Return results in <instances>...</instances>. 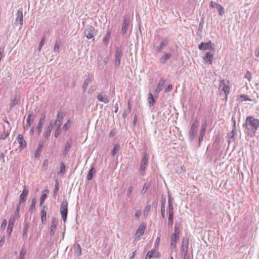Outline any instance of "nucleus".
Here are the masks:
<instances>
[{
    "label": "nucleus",
    "mask_w": 259,
    "mask_h": 259,
    "mask_svg": "<svg viewBox=\"0 0 259 259\" xmlns=\"http://www.w3.org/2000/svg\"><path fill=\"white\" fill-rule=\"evenodd\" d=\"M7 220L6 219L4 220L3 221L2 225H1V228L3 229H5V228L6 227V226H7Z\"/></svg>",
    "instance_id": "nucleus-58"
},
{
    "label": "nucleus",
    "mask_w": 259,
    "mask_h": 259,
    "mask_svg": "<svg viewBox=\"0 0 259 259\" xmlns=\"http://www.w3.org/2000/svg\"><path fill=\"white\" fill-rule=\"evenodd\" d=\"M165 81L166 80L163 78H161L159 80L158 85L155 89V92L156 93H159L162 90L165 85Z\"/></svg>",
    "instance_id": "nucleus-24"
},
{
    "label": "nucleus",
    "mask_w": 259,
    "mask_h": 259,
    "mask_svg": "<svg viewBox=\"0 0 259 259\" xmlns=\"http://www.w3.org/2000/svg\"><path fill=\"white\" fill-rule=\"evenodd\" d=\"M148 102L149 107H151L153 106L155 102L153 95L151 93H149L148 95Z\"/></svg>",
    "instance_id": "nucleus-29"
},
{
    "label": "nucleus",
    "mask_w": 259,
    "mask_h": 259,
    "mask_svg": "<svg viewBox=\"0 0 259 259\" xmlns=\"http://www.w3.org/2000/svg\"><path fill=\"white\" fill-rule=\"evenodd\" d=\"M189 239L187 238H183L181 248V254L182 255H188V248Z\"/></svg>",
    "instance_id": "nucleus-6"
},
{
    "label": "nucleus",
    "mask_w": 259,
    "mask_h": 259,
    "mask_svg": "<svg viewBox=\"0 0 259 259\" xmlns=\"http://www.w3.org/2000/svg\"><path fill=\"white\" fill-rule=\"evenodd\" d=\"M22 9H19L18 10L17 13L16 14V18L15 22L16 23H19L20 25H22L23 24V13H22Z\"/></svg>",
    "instance_id": "nucleus-15"
},
{
    "label": "nucleus",
    "mask_w": 259,
    "mask_h": 259,
    "mask_svg": "<svg viewBox=\"0 0 259 259\" xmlns=\"http://www.w3.org/2000/svg\"><path fill=\"white\" fill-rule=\"evenodd\" d=\"M92 82V78L90 76H88L84 81V82L82 85V90L83 92H85L88 85Z\"/></svg>",
    "instance_id": "nucleus-28"
},
{
    "label": "nucleus",
    "mask_w": 259,
    "mask_h": 259,
    "mask_svg": "<svg viewBox=\"0 0 259 259\" xmlns=\"http://www.w3.org/2000/svg\"><path fill=\"white\" fill-rule=\"evenodd\" d=\"M26 253V250L24 248L22 249L20 252V255L18 257V259H23Z\"/></svg>",
    "instance_id": "nucleus-45"
},
{
    "label": "nucleus",
    "mask_w": 259,
    "mask_h": 259,
    "mask_svg": "<svg viewBox=\"0 0 259 259\" xmlns=\"http://www.w3.org/2000/svg\"><path fill=\"white\" fill-rule=\"evenodd\" d=\"M198 125L199 122L198 120H194L191 125V127L189 133V139L191 141H192L194 139L195 135L197 132V129Z\"/></svg>",
    "instance_id": "nucleus-4"
},
{
    "label": "nucleus",
    "mask_w": 259,
    "mask_h": 259,
    "mask_svg": "<svg viewBox=\"0 0 259 259\" xmlns=\"http://www.w3.org/2000/svg\"><path fill=\"white\" fill-rule=\"evenodd\" d=\"M174 221V217H168V222L167 225L168 227L172 228L173 225Z\"/></svg>",
    "instance_id": "nucleus-44"
},
{
    "label": "nucleus",
    "mask_w": 259,
    "mask_h": 259,
    "mask_svg": "<svg viewBox=\"0 0 259 259\" xmlns=\"http://www.w3.org/2000/svg\"><path fill=\"white\" fill-rule=\"evenodd\" d=\"M57 224L58 221L55 218H53L50 226V235L51 236L54 235Z\"/></svg>",
    "instance_id": "nucleus-13"
},
{
    "label": "nucleus",
    "mask_w": 259,
    "mask_h": 259,
    "mask_svg": "<svg viewBox=\"0 0 259 259\" xmlns=\"http://www.w3.org/2000/svg\"><path fill=\"white\" fill-rule=\"evenodd\" d=\"M49 193V191L46 190H44L43 192H42V194L41 195L40 198V206H41L45 199H46L47 197V194L48 193Z\"/></svg>",
    "instance_id": "nucleus-30"
},
{
    "label": "nucleus",
    "mask_w": 259,
    "mask_h": 259,
    "mask_svg": "<svg viewBox=\"0 0 259 259\" xmlns=\"http://www.w3.org/2000/svg\"><path fill=\"white\" fill-rule=\"evenodd\" d=\"M161 212L162 217L164 219L165 218V199L164 198L161 202Z\"/></svg>",
    "instance_id": "nucleus-35"
},
{
    "label": "nucleus",
    "mask_w": 259,
    "mask_h": 259,
    "mask_svg": "<svg viewBox=\"0 0 259 259\" xmlns=\"http://www.w3.org/2000/svg\"><path fill=\"white\" fill-rule=\"evenodd\" d=\"M179 238V235L172 233L170 236V247L171 249H175L176 247L177 240Z\"/></svg>",
    "instance_id": "nucleus-11"
},
{
    "label": "nucleus",
    "mask_w": 259,
    "mask_h": 259,
    "mask_svg": "<svg viewBox=\"0 0 259 259\" xmlns=\"http://www.w3.org/2000/svg\"><path fill=\"white\" fill-rule=\"evenodd\" d=\"M151 207V204H148L146 206L143 212L145 217H147L148 215Z\"/></svg>",
    "instance_id": "nucleus-41"
},
{
    "label": "nucleus",
    "mask_w": 259,
    "mask_h": 259,
    "mask_svg": "<svg viewBox=\"0 0 259 259\" xmlns=\"http://www.w3.org/2000/svg\"><path fill=\"white\" fill-rule=\"evenodd\" d=\"M171 57L170 54H165L162 57H161L160 59V61L162 63H164L166 60L169 59V58Z\"/></svg>",
    "instance_id": "nucleus-37"
},
{
    "label": "nucleus",
    "mask_w": 259,
    "mask_h": 259,
    "mask_svg": "<svg viewBox=\"0 0 259 259\" xmlns=\"http://www.w3.org/2000/svg\"><path fill=\"white\" fill-rule=\"evenodd\" d=\"M213 58V54L210 52H207L203 57V60L206 63L211 64Z\"/></svg>",
    "instance_id": "nucleus-17"
},
{
    "label": "nucleus",
    "mask_w": 259,
    "mask_h": 259,
    "mask_svg": "<svg viewBox=\"0 0 259 259\" xmlns=\"http://www.w3.org/2000/svg\"><path fill=\"white\" fill-rule=\"evenodd\" d=\"M172 89V85L171 84H169L165 89V92L168 93L170 92Z\"/></svg>",
    "instance_id": "nucleus-60"
},
{
    "label": "nucleus",
    "mask_w": 259,
    "mask_h": 259,
    "mask_svg": "<svg viewBox=\"0 0 259 259\" xmlns=\"http://www.w3.org/2000/svg\"><path fill=\"white\" fill-rule=\"evenodd\" d=\"M60 133H61L60 130H55V134H54L55 138H58L59 137V136L60 135Z\"/></svg>",
    "instance_id": "nucleus-61"
},
{
    "label": "nucleus",
    "mask_w": 259,
    "mask_h": 259,
    "mask_svg": "<svg viewBox=\"0 0 259 259\" xmlns=\"http://www.w3.org/2000/svg\"><path fill=\"white\" fill-rule=\"evenodd\" d=\"M259 127V120L253 116H248L245 120V127L248 135L252 137L255 135L257 128Z\"/></svg>",
    "instance_id": "nucleus-1"
},
{
    "label": "nucleus",
    "mask_w": 259,
    "mask_h": 259,
    "mask_svg": "<svg viewBox=\"0 0 259 259\" xmlns=\"http://www.w3.org/2000/svg\"><path fill=\"white\" fill-rule=\"evenodd\" d=\"M53 125H61L62 124V121L59 119H56L55 121H53Z\"/></svg>",
    "instance_id": "nucleus-53"
},
{
    "label": "nucleus",
    "mask_w": 259,
    "mask_h": 259,
    "mask_svg": "<svg viewBox=\"0 0 259 259\" xmlns=\"http://www.w3.org/2000/svg\"><path fill=\"white\" fill-rule=\"evenodd\" d=\"M148 188V186H147V183H145L141 190V194L143 195L146 192Z\"/></svg>",
    "instance_id": "nucleus-52"
},
{
    "label": "nucleus",
    "mask_w": 259,
    "mask_h": 259,
    "mask_svg": "<svg viewBox=\"0 0 259 259\" xmlns=\"http://www.w3.org/2000/svg\"><path fill=\"white\" fill-rule=\"evenodd\" d=\"M32 114H29L26 119V122L24 124L23 128L25 131H27L31 125V121H33V119H31Z\"/></svg>",
    "instance_id": "nucleus-25"
},
{
    "label": "nucleus",
    "mask_w": 259,
    "mask_h": 259,
    "mask_svg": "<svg viewBox=\"0 0 259 259\" xmlns=\"http://www.w3.org/2000/svg\"><path fill=\"white\" fill-rule=\"evenodd\" d=\"M71 146V142L67 141L65 145L64 150L63 151V154L65 156L67 154L68 152L70 150Z\"/></svg>",
    "instance_id": "nucleus-31"
},
{
    "label": "nucleus",
    "mask_w": 259,
    "mask_h": 259,
    "mask_svg": "<svg viewBox=\"0 0 259 259\" xmlns=\"http://www.w3.org/2000/svg\"><path fill=\"white\" fill-rule=\"evenodd\" d=\"M76 249L75 251V255L77 256H80L81 254V248L80 245L78 243L75 244Z\"/></svg>",
    "instance_id": "nucleus-39"
},
{
    "label": "nucleus",
    "mask_w": 259,
    "mask_h": 259,
    "mask_svg": "<svg viewBox=\"0 0 259 259\" xmlns=\"http://www.w3.org/2000/svg\"><path fill=\"white\" fill-rule=\"evenodd\" d=\"M122 54V51L120 48L117 47L116 49L115 54V65L116 67H118L120 65V59L121 57V55Z\"/></svg>",
    "instance_id": "nucleus-10"
},
{
    "label": "nucleus",
    "mask_w": 259,
    "mask_h": 259,
    "mask_svg": "<svg viewBox=\"0 0 259 259\" xmlns=\"http://www.w3.org/2000/svg\"><path fill=\"white\" fill-rule=\"evenodd\" d=\"M60 213L62 219L65 223L67 219L68 214V203L66 200H64L60 206Z\"/></svg>",
    "instance_id": "nucleus-3"
},
{
    "label": "nucleus",
    "mask_w": 259,
    "mask_h": 259,
    "mask_svg": "<svg viewBox=\"0 0 259 259\" xmlns=\"http://www.w3.org/2000/svg\"><path fill=\"white\" fill-rule=\"evenodd\" d=\"M83 33L88 39H91L97 35V30L92 26L88 25L85 26Z\"/></svg>",
    "instance_id": "nucleus-2"
},
{
    "label": "nucleus",
    "mask_w": 259,
    "mask_h": 259,
    "mask_svg": "<svg viewBox=\"0 0 259 259\" xmlns=\"http://www.w3.org/2000/svg\"><path fill=\"white\" fill-rule=\"evenodd\" d=\"M254 53L256 57H259V47L256 49Z\"/></svg>",
    "instance_id": "nucleus-64"
},
{
    "label": "nucleus",
    "mask_w": 259,
    "mask_h": 259,
    "mask_svg": "<svg viewBox=\"0 0 259 259\" xmlns=\"http://www.w3.org/2000/svg\"><path fill=\"white\" fill-rule=\"evenodd\" d=\"M240 98L242 101H251L247 96L244 95H241Z\"/></svg>",
    "instance_id": "nucleus-55"
},
{
    "label": "nucleus",
    "mask_w": 259,
    "mask_h": 259,
    "mask_svg": "<svg viewBox=\"0 0 259 259\" xmlns=\"http://www.w3.org/2000/svg\"><path fill=\"white\" fill-rule=\"evenodd\" d=\"M36 202V201L35 198L32 199L31 204L30 207V210H32L35 209Z\"/></svg>",
    "instance_id": "nucleus-47"
},
{
    "label": "nucleus",
    "mask_w": 259,
    "mask_h": 259,
    "mask_svg": "<svg viewBox=\"0 0 259 259\" xmlns=\"http://www.w3.org/2000/svg\"><path fill=\"white\" fill-rule=\"evenodd\" d=\"M65 170V165L63 162H62L60 164V169L59 172V174L63 175Z\"/></svg>",
    "instance_id": "nucleus-43"
},
{
    "label": "nucleus",
    "mask_w": 259,
    "mask_h": 259,
    "mask_svg": "<svg viewBox=\"0 0 259 259\" xmlns=\"http://www.w3.org/2000/svg\"><path fill=\"white\" fill-rule=\"evenodd\" d=\"M110 36V32L108 31L105 36L103 38V43L104 45L107 46Z\"/></svg>",
    "instance_id": "nucleus-36"
},
{
    "label": "nucleus",
    "mask_w": 259,
    "mask_h": 259,
    "mask_svg": "<svg viewBox=\"0 0 259 259\" xmlns=\"http://www.w3.org/2000/svg\"><path fill=\"white\" fill-rule=\"evenodd\" d=\"M53 120H51L50 123V125L48 126L47 128L45 133H44V137L46 139H48L50 136H51V132L53 129Z\"/></svg>",
    "instance_id": "nucleus-20"
},
{
    "label": "nucleus",
    "mask_w": 259,
    "mask_h": 259,
    "mask_svg": "<svg viewBox=\"0 0 259 259\" xmlns=\"http://www.w3.org/2000/svg\"><path fill=\"white\" fill-rule=\"evenodd\" d=\"M45 42V36H43L40 40V42L39 44L38 50L39 52L41 51V49L42 47V46L44 45Z\"/></svg>",
    "instance_id": "nucleus-46"
},
{
    "label": "nucleus",
    "mask_w": 259,
    "mask_h": 259,
    "mask_svg": "<svg viewBox=\"0 0 259 259\" xmlns=\"http://www.w3.org/2000/svg\"><path fill=\"white\" fill-rule=\"evenodd\" d=\"M42 144L41 143H39L38 144V148L34 153L35 157L37 158L39 156L40 153L42 151Z\"/></svg>",
    "instance_id": "nucleus-33"
},
{
    "label": "nucleus",
    "mask_w": 259,
    "mask_h": 259,
    "mask_svg": "<svg viewBox=\"0 0 259 259\" xmlns=\"http://www.w3.org/2000/svg\"><path fill=\"white\" fill-rule=\"evenodd\" d=\"M29 225L28 223H26L24 225L23 232H22V235L23 238H27V231L29 228Z\"/></svg>",
    "instance_id": "nucleus-34"
},
{
    "label": "nucleus",
    "mask_w": 259,
    "mask_h": 259,
    "mask_svg": "<svg viewBox=\"0 0 259 259\" xmlns=\"http://www.w3.org/2000/svg\"><path fill=\"white\" fill-rule=\"evenodd\" d=\"M64 117V114L62 111H59L57 116V119H59L60 120H62Z\"/></svg>",
    "instance_id": "nucleus-49"
},
{
    "label": "nucleus",
    "mask_w": 259,
    "mask_h": 259,
    "mask_svg": "<svg viewBox=\"0 0 259 259\" xmlns=\"http://www.w3.org/2000/svg\"><path fill=\"white\" fill-rule=\"evenodd\" d=\"M232 120L233 121V129L232 130V132L228 134L229 143L231 142H234L235 140V137L237 135V132L236 130V120L234 117L232 118Z\"/></svg>",
    "instance_id": "nucleus-8"
},
{
    "label": "nucleus",
    "mask_w": 259,
    "mask_h": 259,
    "mask_svg": "<svg viewBox=\"0 0 259 259\" xmlns=\"http://www.w3.org/2000/svg\"><path fill=\"white\" fill-rule=\"evenodd\" d=\"M206 123L205 122L201 125V131L200 132L199 137V142L200 143L201 141L202 140L203 136L205 134V130L206 128Z\"/></svg>",
    "instance_id": "nucleus-26"
},
{
    "label": "nucleus",
    "mask_w": 259,
    "mask_h": 259,
    "mask_svg": "<svg viewBox=\"0 0 259 259\" xmlns=\"http://www.w3.org/2000/svg\"><path fill=\"white\" fill-rule=\"evenodd\" d=\"M229 82V81H226L225 80H222L220 81V89H222V90L224 92L226 96H227L230 93V88L228 85Z\"/></svg>",
    "instance_id": "nucleus-9"
},
{
    "label": "nucleus",
    "mask_w": 259,
    "mask_h": 259,
    "mask_svg": "<svg viewBox=\"0 0 259 259\" xmlns=\"http://www.w3.org/2000/svg\"><path fill=\"white\" fill-rule=\"evenodd\" d=\"M159 256V253L154 250H149L146 255L145 259H151L152 257H158Z\"/></svg>",
    "instance_id": "nucleus-22"
},
{
    "label": "nucleus",
    "mask_w": 259,
    "mask_h": 259,
    "mask_svg": "<svg viewBox=\"0 0 259 259\" xmlns=\"http://www.w3.org/2000/svg\"><path fill=\"white\" fill-rule=\"evenodd\" d=\"M8 134L0 133V139L5 140L8 136Z\"/></svg>",
    "instance_id": "nucleus-57"
},
{
    "label": "nucleus",
    "mask_w": 259,
    "mask_h": 259,
    "mask_svg": "<svg viewBox=\"0 0 259 259\" xmlns=\"http://www.w3.org/2000/svg\"><path fill=\"white\" fill-rule=\"evenodd\" d=\"M217 9L220 15L222 16L225 13L224 8L221 5Z\"/></svg>",
    "instance_id": "nucleus-48"
},
{
    "label": "nucleus",
    "mask_w": 259,
    "mask_h": 259,
    "mask_svg": "<svg viewBox=\"0 0 259 259\" xmlns=\"http://www.w3.org/2000/svg\"><path fill=\"white\" fill-rule=\"evenodd\" d=\"M17 102H18V101L16 99H15L13 100H12L11 102V105H10L11 108H12L14 106H15L17 104Z\"/></svg>",
    "instance_id": "nucleus-59"
},
{
    "label": "nucleus",
    "mask_w": 259,
    "mask_h": 259,
    "mask_svg": "<svg viewBox=\"0 0 259 259\" xmlns=\"http://www.w3.org/2000/svg\"><path fill=\"white\" fill-rule=\"evenodd\" d=\"M251 73L249 71H247L245 75V77L249 80H250L251 79Z\"/></svg>",
    "instance_id": "nucleus-62"
},
{
    "label": "nucleus",
    "mask_w": 259,
    "mask_h": 259,
    "mask_svg": "<svg viewBox=\"0 0 259 259\" xmlns=\"http://www.w3.org/2000/svg\"><path fill=\"white\" fill-rule=\"evenodd\" d=\"M96 173V169L94 168V167H92L91 169L90 170L88 176H87V179L89 181L93 179L94 175H95Z\"/></svg>",
    "instance_id": "nucleus-32"
},
{
    "label": "nucleus",
    "mask_w": 259,
    "mask_h": 259,
    "mask_svg": "<svg viewBox=\"0 0 259 259\" xmlns=\"http://www.w3.org/2000/svg\"><path fill=\"white\" fill-rule=\"evenodd\" d=\"M130 14H126L124 16L123 23L122 24L121 32L123 35L126 33L127 28L130 24Z\"/></svg>",
    "instance_id": "nucleus-5"
},
{
    "label": "nucleus",
    "mask_w": 259,
    "mask_h": 259,
    "mask_svg": "<svg viewBox=\"0 0 259 259\" xmlns=\"http://www.w3.org/2000/svg\"><path fill=\"white\" fill-rule=\"evenodd\" d=\"M120 148V146L119 144H116L114 145V148L111 151V154L112 156H114L118 152Z\"/></svg>",
    "instance_id": "nucleus-40"
},
{
    "label": "nucleus",
    "mask_w": 259,
    "mask_h": 259,
    "mask_svg": "<svg viewBox=\"0 0 259 259\" xmlns=\"http://www.w3.org/2000/svg\"><path fill=\"white\" fill-rule=\"evenodd\" d=\"M48 208L46 206H44L42 209L41 210V223L45 224L46 222L47 210Z\"/></svg>",
    "instance_id": "nucleus-23"
},
{
    "label": "nucleus",
    "mask_w": 259,
    "mask_h": 259,
    "mask_svg": "<svg viewBox=\"0 0 259 259\" xmlns=\"http://www.w3.org/2000/svg\"><path fill=\"white\" fill-rule=\"evenodd\" d=\"M17 140L19 144V147L21 149H24L26 148L27 144L23 135L19 134L17 136Z\"/></svg>",
    "instance_id": "nucleus-12"
},
{
    "label": "nucleus",
    "mask_w": 259,
    "mask_h": 259,
    "mask_svg": "<svg viewBox=\"0 0 259 259\" xmlns=\"http://www.w3.org/2000/svg\"><path fill=\"white\" fill-rule=\"evenodd\" d=\"M167 45V41L166 40H163L161 42L158 46L157 47L156 49L158 52H160L163 47H165Z\"/></svg>",
    "instance_id": "nucleus-38"
},
{
    "label": "nucleus",
    "mask_w": 259,
    "mask_h": 259,
    "mask_svg": "<svg viewBox=\"0 0 259 259\" xmlns=\"http://www.w3.org/2000/svg\"><path fill=\"white\" fill-rule=\"evenodd\" d=\"M58 190H59V183H58V181H56V183H55V190L54 191V193L55 195H56L57 193Z\"/></svg>",
    "instance_id": "nucleus-54"
},
{
    "label": "nucleus",
    "mask_w": 259,
    "mask_h": 259,
    "mask_svg": "<svg viewBox=\"0 0 259 259\" xmlns=\"http://www.w3.org/2000/svg\"><path fill=\"white\" fill-rule=\"evenodd\" d=\"M141 214V210H137L136 211V212L135 213V217L136 218H139Z\"/></svg>",
    "instance_id": "nucleus-63"
},
{
    "label": "nucleus",
    "mask_w": 259,
    "mask_h": 259,
    "mask_svg": "<svg viewBox=\"0 0 259 259\" xmlns=\"http://www.w3.org/2000/svg\"><path fill=\"white\" fill-rule=\"evenodd\" d=\"M97 98L99 101L103 102L105 104H107L109 102L108 96L106 95H103L101 93H100L97 95Z\"/></svg>",
    "instance_id": "nucleus-21"
},
{
    "label": "nucleus",
    "mask_w": 259,
    "mask_h": 259,
    "mask_svg": "<svg viewBox=\"0 0 259 259\" xmlns=\"http://www.w3.org/2000/svg\"><path fill=\"white\" fill-rule=\"evenodd\" d=\"M145 228L146 226L144 225H141L140 226V227L136 231V236L138 237H139L143 235Z\"/></svg>",
    "instance_id": "nucleus-27"
},
{
    "label": "nucleus",
    "mask_w": 259,
    "mask_h": 259,
    "mask_svg": "<svg viewBox=\"0 0 259 259\" xmlns=\"http://www.w3.org/2000/svg\"><path fill=\"white\" fill-rule=\"evenodd\" d=\"M28 190L27 187L25 186L23 188V191L20 196L19 204H20L21 202L25 201L27 196L28 195Z\"/></svg>",
    "instance_id": "nucleus-18"
},
{
    "label": "nucleus",
    "mask_w": 259,
    "mask_h": 259,
    "mask_svg": "<svg viewBox=\"0 0 259 259\" xmlns=\"http://www.w3.org/2000/svg\"><path fill=\"white\" fill-rule=\"evenodd\" d=\"M198 48L200 50H210V51H214V47L213 46V44H212L211 41H209L207 42H201Z\"/></svg>",
    "instance_id": "nucleus-7"
},
{
    "label": "nucleus",
    "mask_w": 259,
    "mask_h": 259,
    "mask_svg": "<svg viewBox=\"0 0 259 259\" xmlns=\"http://www.w3.org/2000/svg\"><path fill=\"white\" fill-rule=\"evenodd\" d=\"M173 233H176V234H180V231L179 229V227L177 225V223H176L175 226V230L174 232Z\"/></svg>",
    "instance_id": "nucleus-56"
},
{
    "label": "nucleus",
    "mask_w": 259,
    "mask_h": 259,
    "mask_svg": "<svg viewBox=\"0 0 259 259\" xmlns=\"http://www.w3.org/2000/svg\"><path fill=\"white\" fill-rule=\"evenodd\" d=\"M45 119H46V114L45 113H43L41 115V117L39 119V122L38 124V126H37L38 132L39 134L41 132V130H42V127H43V125L45 123Z\"/></svg>",
    "instance_id": "nucleus-16"
},
{
    "label": "nucleus",
    "mask_w": 259,
    "mask_h": 259,
    "mask_svg": "<svg viewBox=\"0 0 259 259\" xmlns=\"http://www.w3.org/2000/svg\"><path fill=\"white\" fill-rule=\"evenodd\" d=\"M221 5L220 4H217L215 2H214L213 1L211 2L210 3V7L212 8H217L218 9Z\"/></svg>",
    "instance_id": "nucleus-51"
},
{
    "label": "nucleus",
    "mask_w": 259,
    "mask_h": 259,
    "mask_svg": "<svg viewBox=\"0 0 259 259\" xmlns=\"http://www.w3.org/2000/svg\"><path fill=\"white\" fill-rule=\"evenodd\" d=\"M15 221V216H11L9 220V224H8V227L7 228V233L8 235L10 236L13 231V228L14 225V223Z\"/></svg>",
    "instance_id": "nucleus-14"
},
{
    "label": "nucleus",
    "mask_w": 259,
    "mask_h": 259,
    "mask_svg": "<svg viewBox=\"0 0 259 259\" xmlns=\"http://www.w3.org/2000/svg\"><path fill=\"white\" fill-rule=\"evenodd\" d=\"M61 42L60 41H57L54 48V51L55 52H59V48L60 47Z\"/></svg>",
    "instance_id": "nucleus-42"
},
{
    "label": "nucleus",
    "mask_w": 259,
    "mask_h": 259,
    "mask_svg": "<svg viewBox=\"0 0 259 259\" xmlns=\"http://www.w3.org/2000/svg\"><path fill=\"white\" fill-rule=\"evenodd\" d=\"M148 159L145 154L144 156L143 157L141 165L140 168L141 172H144L148 164Z\"/></svg>",
    "instance_id": "nucleus-19"
},
{
    "label": "nucleus",
    "mask_w": 259,
    "mask_h": 259,
    "mask_svg": "<svg viewBox=\"0 0 259 259\" xmlns=\"http://www.w3.org/2000/svg\"><path fill=\"white\" fill-rule=\"evenodd\" d=\"M70 124H71L70 121L69 120H68L66 122V123L64 125L63 128L65 131H67L70 127Z\"/></svg>",
    "instance_id": "nucleus-50"
}]
</instances>
